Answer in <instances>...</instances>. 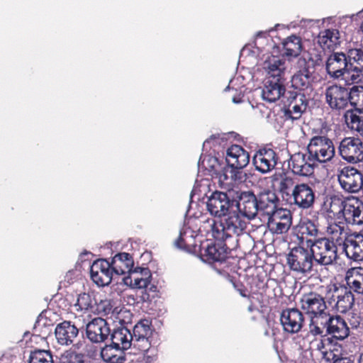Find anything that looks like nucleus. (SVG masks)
Returning a JSON list of instances; mask_svg holds the SVG:
<instances>
[{"label": "nucleus", "instance_id": "1", "mask_svg": "<svg viewBox=\"0 0 363 363\" xmlns=\"http://www.w3.org/2000/svg\"><path fill=\"white\" fill-rule=\"evenodd\" d=\"M325 69L334 79L342 77L345 84L363 81V47L349 49L347 54L333 52L328 58Z\"/></svg>", "mask_w": 363, "mask_h": 363}, {"label": "nucleus", "instance_id": "2", "mask_svg": "<svg viewBox=\"0 0 363 363\" xmlns=\"http://www.w3.org/2000/svg\"><path fill=\"white\" fill-rule=\"evenodd\" d=\"M235 202V191H215L208 197L206 208L211 216L221 218L235 209L238 203Z\"/></svg>", "mask_w": 363, "mask_h": 363}, {"label": "nucleus", "instance_id": "3", "mask_svg": "<svg viewBox=\"0 0 363 363\" xmlns=\"http://www.w3.org/2000/svg\"><path fill=\"white\" fill-rule=\"evenodd\" d=\"M315 252L308 251L301 246L293 247L287 255L286 260L289 269L294 272L307 274L313 271V262Z\"/></svg>", "mask_w": 363, "mask_h": 363}, {"label": "nucleus", "instance_id": "4", "mask_svg": "<svg viewBox=\"0 0 363 363\" xmlns=\"http://www.w3.org/2000/svg\"><path fill=\"white\" fill-rule=\"evenodd\" d=\"M235 200L242 216L252 220L257 216L259 211L257 196L252 191H235Z\"/></svg>", "mask_w": 363, "mask_h": 363}, {"label": "nucleus", "instance_id": "5", "mask_svg": "<svg viewBox=\"0 0 363 363\" xmlns=\"http://www.w3.org/2000/svg\"><path fill=\"white\" fill-rule=\"evenodd\" d=\"M339 153L350 163L363 162V142L357 138H346L340 143Z\"/></svg>", "mask_w": 363, "mask_h": 363}, {"label": "nucleus", "instance_id": "6", "mask_svg": "<svg viewBox=\"0 0 363 363\" xmlns=\"http://www.w3.org/2000/svg\"><path fill=\"white\" fill-rule=\"evenodd\" d=\"M250 158V154L241 145H232L226 150L225 162L235 177L249 164Z\"/></svg>", "mask_w": 363, "mask_h": 363}, {"label": "nucleus", "instance_id": "7", "mask_svg": "<svg viewBox=\"0 0 363 363\" xmlns=\"http://www.w3.org/2000/svg\"><path fill=\"white\" fill-rule=\"evenodd\" d=\"M109 335L110 343H106L104 347H108L107 350L121 352L122 350H127L132 346L134 347H138V345L133 340L130 330L125 326L114 328Z\"/></svg>", "mask_w": 363, "mask_h": 363}, {"label": "nucleus", "instance_id": "8", "mask_svg": "<svg viewBox=\"0 0 363 363\" xmlns=\"http://www.w3.org/2000/svg\"><path fill=\"white\" fill-rule=\"evenodd\" d=\"M338 182L344 190L357 193L363 187V175L353 167H344L338 175Z\"/></svg>", "mask_w": 363, "mask_h": 363}, {"label": "nucleus", "instance_id": "9", "mask_svg": "<svg viewBox=\"0 0 363 363\" xmlns=\"http://www.w3.org/2000/svg\"><path fill=\"white\" fill-rule=\"evenodd\" d=\"M199 251V257L204 262H225L230 252L229 248L223 241L212 242L207 244L204 247L203 253L200 246Z\"/></svg>", "mask_w": 363, "mask_h": 363}, {"label": "nucleus", "instance_id": "10", "mask_svg": "<svg viewBox=\"0 0 363 363\" xmlns=\"http://www.w3.org/2000/svg\"><path fill=\"white\" fill-rule=\"evenodd\" d=\"M325 323L324 335L329 336L335 343L337 341L344 340L350 335V328L340 315L329 316Z\"/></svg>", "mask_w": 363, "mask_h": 363}, {"label": "nucleus", "instance_id": "11", "mask_svg": "<svg viewBox=\"0 0 363 363\" xmlns=\"http://www.w3.org/2000/svg\"><path fill=\"white\" fill-rule=\"evenodd\" d=\"M111 329L106 320L102 318H94L86 326V335L92 342L99 343L108 340Z\"/></svg>", "mask_w": 363, "mask_h": 363}, {"label": "nucleus", "instance_id": "12", "mask_svg": "<svg viewBox=\"0 0 363 363\" xmlns=\"http://www.w3.org/2000/svg\"><path fill=\"white\" fill-rule=\"evenodd\" d=\"M280 321L284 331L294 334L301 330L304 317L303 313L296 308H286L282 311Z\"/></svg>", "mask_w": 363, "mask_h": 363}, {"label": "nucleus", "instance_id": "13", "mask_svg": "<svg viewBox=\"0 0 363 363\" xmlns=\"http://www.w3.org/2000/svg\"><path fill=\"white\" fill-rule=\"evenodd\" d=\"M348 89L338 85L326 89L325 98L328 105L333 109H344L349 103Z\"/></svg>", "mask_w": 363, "mask_h": 363}, {"label": "nucleus", "instance_id": "14", "mask_svg": "<svg viewBox=\"0 0 363 363\" xmlns=\"http://www.w3.org/2000/svg\"><path fill=\"white\" fill-rule=\"evenodd\" d=\"M292 203L302 208L311 207L315 199V194L312 189L306 184H301L295 186L292 190Z\"/></svg>", "mask_w": 363, "mask_h": 363}, {"label": "nucleus", "instance_id": "15", "mask_svg": "<svg viewBox=\"0 0 363 363\" xmlns=\"http://www.w3.org/2000/svg\"><path fill=\"white\" fill-rule=\"evenodd\" d=\"M301 303L303 311L312 315L320 313L327 308L323 297L316 293L305 294L301 299Z\"/></svg>", "mask_w": 363, "mask_h": 363}, {"label": "nucleus", "instance_id": "16", "mask_svg": "<svg viewBox=\"0 0 363 363\" xmlns=\"http://www.w3.org/2000/svg\"><path fill=\"white\" fill-rule=\"evenodd\" d=\"M79 332V330L75 325L67 320L57 324L55 330V337L58 342L66 345L73 343V340L77 337Z\"/></svg>", "mask_w": 363, "mask_h": 363}, {"label": "nucleus", "instance_id": "17", "mask_svg": "<svg viewBox=\"0 0 363 363\" xmlns=\"http://www.w3.org/2000/svg\"><path fill=\"white\" fill-rule=\"evenodd\" d=\"M150 325L151 322L150 320L147 319L141 320L133 327V333H131L133 340L138 347L140 346L138 344L139 342L143 343L141 346L143 347L142 349L143 351H147L150 346L147 337L151 331Z\"/></svg>", "mask_w": 363, "mask_h": 363}, {"label": "nucleus", "instance_id": "18", "mask_svg": "<svg viewBox=\"0 0 363 363\" xmlns=\"http://www.w3.org/2000/svg\"><path fill=\"white\" fill-rule=\"evenodd\" d=\"M151 280L145 277L135 278L132 289H136V291H138V296L140 297L139 301H142V303H147V307L153 309L152 302L155 296L147 292V286L150 285Z\"/></svg>", "mask_w": 363, "mask_h": 363}, {"label": "nucleus", "instance_id": "19", "mask_svg": "<svg viewBox=\"0 0 363 363\" xmlns=\"http://www.w3.org/2000/svg\"><path fill=\"white\" fill-rule=\"evenodd\" d=\"M344 118L347 126L357 132L363 131V109L355 108L347 110Z\"/></svg>", "mask_w": 363, "mask_h": 363}, {"label": "nucleus", "instance_id": "20", "mask_svg": "<svg viewBox=\"0 0 363 363\" xmlns=\"http://www.w3.org/2000/svg\"><path fill=\"white\" fill-rule=\"evenodd\" d=\"M91 267L97 271L100 270L101 274L104 277L111 278V282L115 280L114 275H123L125 273V269L121 267H119V269L116 267L111 269L109 268L108 260L107 259H99L94 262Z\"/></svg>", "mask_w": 363, "mask_h": 363}, {"label": "nucleus", "instance_id": "21", "mask_svg": "<svg viewBox=\"0 0 363 363\" xmlns=\"http://www.w3.org/2000/svg\"><path fill=\"white\" fill-rule=\"evenodd\" d=\"M282 45L285 50L284 55L287 57H298L302 50L301 39L296 35L289 36Z\"/></svg>", "mask_w": 363, "mask_h": 363}, {"label": "nucleus", "instance_id": "22", "mask_svg": "<svg viewBox=\"0 0 363 363\" xmlns=\"http://www.w3.org/2000/svg\"><path fill=\"white\" fill-rule=\"evenodd\" d=\"M257 196L259 211L266 210L270 205H273L274 208L279 201L277 194L271 190L261 191Z\"/></svg>", "mask_w": 363, "mask_h": 363}, {"label": "nucleus", "instance_id": "23", "mask_svg": "<svg viewBox=\"0 0 363 363\" xmlns=\"http://www.w3.org/2000/svg\"><path fill=\"white\" fill-rule=\"evenodd\" d=\"M332 144V140L325 136H314L313 137L309 144L307 146V152L308 154V160L313 161V160H318V150H313V147H324L325 145Z\"/></svg>", "mask_w": 363, "mask_h": 363}, {"label": "nucleus", "instance_id": "24", "mask_svg": "<svg viewBox=\"0 0 363 363\" xmlns=\"http://www.w3.org/2000/svg\"><path fill=\"white\" fill-rule=\"evenodd\" d=\"M235 209H232L233 211H229V213L226 214L224 217L223 220L220 221V225L222 227L221 231L224 230H231L233 233H237L238 228L236 227V222L238 220V215L240 213L238 211L239 210V205L235 207Z\"/></svg>", "mask_w": 363, "mask_h": 363}, {"label": "nucleus", "instance_id": "25", "mask_svg": "<svg viewBox=\"0 0 363 363\" xmlns=\"http://www.w3.org/2000/svg\"><path fill=\"white\" fill-rule=\"evenodd\" d=\"M337 301L335 306L339 309L341 308V313H346L351 309L354 303V297L352 292L345 287V293L343 295L337 296Z\"/></svg>", "mask_w": 363, "mask_h": 363}, {"label": "nucleus", "instance_id": "26", "mask_svg": "<svg viewBox=\"0 0 363 363\" xmlns=\"http://www.w3.org/2000/svg\"><path fill=\"white\" fill-rule=\"evenodd\" d=\"M252 162L255 166V169L262 174L269 172L276 166V162H270L267 158L264 157V156H259V152L257 151L253 156Z\"/></svg>", "mask_w": 363, "mask_h": 363}, {"label": "nucleus", "instance_id": "27", "mask_svg": "<svg viewBox=\"0 0 363 363\" xmlns=\"http://www.w3.org/2000/svg\"><path fill=\"white\" fill-rule=\"evenodd\" d=\"M108 347H102L101 350V356L106 363H124L125 357L123 352H115L114 350H107Z\"/></svg>", "mask_w": 363, "mask_h": 363}, {"label": "nucleus", "instance_id": "28", "mask_svg": "<svg viewBox=\"0 0 363 363\" xmlns=\"http://www.w3.org/2000/svg\"><path fill=\"white\" fill-rule=\"evenodd\" d=\"M294 184V182L293 179L285 177L281 180L279 187V191L281 194L283 200L291 204L292 203L293 199L291 188Z\"/></svg>", "mask_w": 363, "mask_h": 363}, {"label": "nucleus", "instance_id": "29", "mask_svg": "<svg viewBox=\"0 0 363 363\" xmlns=\"http://www.w3.org/2000/svg\"><path fill=\"white\" fill-rule=\"evenodd\" d=\"M28 363H53L52 352L36 349L30 352Z\"/></svg>", "mask_w": 363, "mask_h": 363}, {"label": "nucleus", "instance_id": "30", "mask_svg": "<svg viewBox=\"0 0 363 363\" xmlns=\"http://www.w3.org/2000/svg\"><path fill=\"white\" fill-rule=\"evenodd\" d=\"M313 78L306 79L304 77V75H302L300 73L296 72L291 77V87H293L294 89H297L299 91L306 90L311 87V83L312 82H313Z\"/></svg>", "mask_w": 363, "mask_h": 363}, {"label": "nucleus", "instance_id": "31", "mask_svg": "<svg viewBox=\"0 0 363 363\" xmlns=\"http://www.w3.org/2000/svg\"><path fill=\"white\" fill-rule=\"evenodd\" d=\"M340 32L337 29H326L324 31V35L321 38L320 43L326 45L329 41L331 44L328 45V47L330 48L333 46L340 45Z\"/></svg>", "mask_w": 363, "mask_h": 363}, {"label": "nucleus", "instance_id": "32", "mask_svg": "<svg viewBox=\"0 0 363 363\" xmlns=\"http://www.w3.org/2000/svg\"><path fill=\"white\" fill-rule=\"evenodd\" d=\"M318 160H313V161H317L320 163H325L335 156V149L332 143V144L325 145L324 147H321L320 150H318Z\"/></svg>", "mask_w": 363, "mask_h": 363}, {"label": "nucleus", "instance_id": "33", "mask_svg": "<svg viewBox=\"0 0 363 363\" xmlns=\"http://www.w3.org/2000/svg\"><path fill=\"white\" fill-rule=\"evenodd\" d=\"M349 103L354 108H357V105L363 98V86H353L348 89Z\"/></svg>", "mask_w": 363, "mask_h": 363}, {"label": "nucleus", "instance_id": "34", "mask_svg": "<svg viewBox=\"0 0 363 363\" xmlns=\"http://www.w3.org/2000/svg\"><path fill=\"white\" fill-rule=\"evenodd\" d=\"M306 155L302 152H297L290 159L289 166L291 167L294 174L299 173L298 169H301L305 164L307 158Z\"/></svg>", "mask_w": 363, "mask_h": 363}, {"label": "nucleus", "instance_id": "35", "mask_svg": "<svg viewBox=\"0 0 363 363\" xmlns=\"http://www.w3.org/2000/svg\"><path fill=\"white\" fill-rule=\"evenodd\" d=\"M267 68L272 77L281 78L285 70L284 61L280 59L274 60L269 62Z\"/></svg>", "mask_w": 363, "mask_h": 363}, {"label": "nucleus", "instance_id": "36", "mask_svg": "<svg viewBox=\"0 0 363 363\" xmlns=\"http://www.w3.org/2000/svg\"><path fill=\"white\" fill-rule=\"evenodd\" d=\"M352 201H354L356 203L355 208H352V211H354L351 223L361 225L363 223V203L355 199H352Z\"/></svg>", "mask_w": 363, "mask_h": 363}, {"label": "nucleus", "instance_id": "37", "mask_svg": "<svg viewBox=\"0 0 363 363\" xmlns=\"http://www.w3.org/2000/svg\"><path fill=\"white\" fill-rule=\"evenodd\" d=\"M90 276L93 281L98 286H108L111 283V278L104 277L102 274H99V272L91 267Z\"/></svg>", "mask_w": 363, "mask_h": 363}, {"label": "nucleus", "instance_id": "38", "mask_svg": "<svg viewBox=\"0 0 363 363\" xmlns=\"http://www.w3.org/2000/svg\"><path fill=\"white\" fill-rule=\"evenodd\" d=\"M84 360V354L69 352L62 357L60 363H82Z\"/></svg>", "mask_w": 363, "mask_h": 363}, {"label": "nucleus", "instance_id": "39", "mask_svg": "<svg viewBox=\"0 0 363 363\" xmlns=\"http://www.w3.org/2000/svg\"><path fill=\"white\" fill-rule=\"evenodd\" d=\"M349 242L352 247L351 258L354 261L363 260V249L359 245V240H351Z\"/></svg>", "mask_w": 363, "mask_h": 363}, {"label": "nucleus", "instance_id": "40", "mask_svg": "<svg viewBox=\"0 0 363 363\" xmlns=\"http://www.w3.org/2000/svg\"><path fill=\"white\" fill-rule=\"evenodd\" d=\"M300 104H295L292 107V111L295 114H298L296 117H298V119L301 118L302 113H303L308 106V101L306 99V96L304 94H301V97L298 99Z\"/></svg>", "mask_w": 363, "mask_h": 363}, {"label": "nucleus", "instance_id": "41", "mask_svg": "<svg viewBox=\"0 0 363 363\" xmlns=\"http://www.w3.org/2000/svg\"><path fill=\"white\" fill-rule=\"evenodd\" d=\"M282 89L277 91H270L269 89H262V99L269 103H274L278 100L285 92H281Z\"/></svg>", "mask_w": 363, "mask_h": 363}, {"label": "nucleus", "instance_id": "42", "mask_svg": "<svg viewBox=\"0 0 363 363\" xmlns=\"http://www.w3.org/2000/svg\"><path fill=\"white\" fill-rule=\"evenodd\" d=\"M297 67L298 68V73L304 75L306 79H311V72L308 69V64L307 63L305 56H302L298 59Z\"/></svg>", "mask_w": 363, "mask_h": 363}, {"label": "nucleus", "instance_id": "43", "mask_svg": "<svg viewBox=\"0 0 363 363\" xmlns=\"http://www.w3.org/2000/svg\"><path fill=\"white\" fill-rule=\"evenodd\" d=\"M77 304L79 305L82 309L91 310L93 308L91 296L89 294L86 293H83L79 295Z\"/></svg>", "mask_w": 363, "mask_h": 363}, {"label": "nucleus", "instance_id": "44", "mask_svg": "<svg viewBox=\"0 0 363 363\" xmlns=\"http://www.w3.org/2000/svg\"><path fill=\"white\" fill-rule=\"evenodd\" d=\"M257 152H259V156H264V157L267 158L270 162L275 163L276 162V164H277L279 157L274 150L271 148L263 147L259 149Z\"/></svg>", "mask_w": 363, "mask_h": 363}, {"label": "nucleus", "instance_id": "45", "mask_svg": "<svg viewBox=\"0 0 363 363\" xmlns=\"http://www.w3.org/2000/svg\"><path fill=\"white\" fill-rule=\"evenodd\" d=\"M342 206H343V208H342V211L343 213V216L345 219V221L347 223H350L352 217V214L354 212V211H352V208H355L356 203L354 201H353V203H351L350 201L343 202Z\"/></svg>", "mask_w": 363, "mask_h": 363}, {"label": "nucleus", "instance_id": "46", "mask_svg": "<svg viewBox=\"0 0 363 363\" xmlns=\"http://www.w3.org/2000/svg\"><path fill=\"white\" fill-rule=\"evenodd\" d=\"M333 315H330L329 313L325 312L323 311V312H320V313H317L316 315H311V319L313 320L315 324H318L319 325L322 326L324 328H326V323L325 322L328 320V318L329 316H332Z\"/></svg>", "mask_w": 363, "mask_h": 363}, {"label": "nucleus", "instance_id": "47", "mask_svg": "<svg viewBox=\"0 0 363 363\" xmlns=\"http://www.w3.org/2000/svg\"><path fill=\"white\" fill-rule=\"evenodd\" d=\"M292 222H277L275 223L276 228L274 230L273 228L270 229L271 231L273 232V233L276 234H283L286 233L289 229L290 228V226L291 225Z\"/></svg>", "mask_w": 363, "mask_h": 363}, {"label": "nucleus", "instance_id": "48", "mask_svg": "<svg viewBox=\"0 0 363 363\" xmlns=\"http://www.w3.org/2000/svg\"><path fill=\"white\" fill-rule=\"evenodd\" d=\"M280 79L278 78L277 81L273 82L272 81H267L264 85L263 89H269L270 91H277V90L282 89L281 92H285V86L280 83Z\"/></svg>", "mask_w": 363, "mask_h": 363}, {"label": "nucleus", "instance_id": "49", "mask_svg": "<svg viewBox=\"0 0 363 363\" xmlns=\"http://www.w3.org/2000/svg\"><path fill=\"white\" fill-rule=\"evenodd\" d=\"M335 257H333L332 255H323V253H320V257L319 259H317L314 257L313 260H315L318 264L320 265H329L332 264L333 261L335 259Z\"/></svg>", "mask_w": 363, "mask_h": 363}, {"label": "nucleus", "instance_id": "50", "mask_svg": "<svg viewBox=\"0 0 363 363\" xmlns=\"http://www.w3.org/2000/svg\"><path fill=\"white\" fill-rule=\"evenodd\" d=\"M324 328L319 325L318 324H315V322L311 319V323L309 325V331L313 335H320L322 337V335H324Z\"/></svg>", "mask_w": 363, "mask_h": 363}, {"label": "nucleus", "instance_id": "51", "mask_svg": "<svg viewBox=\"0 0 363 363\" xmlns=\"http://www.w3.org/2000/svg\"><path fill=\"white\" fill-rule=\"evenodd\" d=\"M330 345L338 346L337 344H335V342L329 337V336L325 335H322L321 340L318 345V350H321L323 349L329 347Z\"/></svg>", "mask_w": 363, "mask_h": 363}, {"label": "nucleus", "instance_id": "52", "mask_svg": "<svg viewBox=\"0 0 363 363\" xmlns=\"http://www.w3.org/2000/svg\"><path fill=\"white\" fill-rule=\"evenodd\" d=\"M325 241L323 240L324 242L323 247L325 250V252H331L333 253V257H337V247L335 245L333 241L330 240L328 238H326L325 240Z\"/></svg>", "mask_w": 363, "mask_h": 363}, {"label": "nucleus", "instance_id": "53", "mask_svg": "<svg viewBox=\"0 0 363 363\" xmlns=\"http://www.w3.org/2000/svg\"><path fill=\"white\" fill-rule=\"evenodd\" d=\"M301 93L295 91L286 90L285 88V93L284 94V97L287 99V101L289 102V106H290L294 101L297 100L298 96L301 97Z\"/></svg>", "mask_w": 363, "mask_h": 363}, {"label": "nucleus", "instance_id": "54", "mask_svg": "<svg viewBox=\"0 0 363 363\" xmlns=\"http://www.w3.org/2000/svg\"><path fill=\"white\" fill-rule=\"evenodd\" d=\"M139 273L141 274V277H145L152 279V273L148 267H136L132 269L131 274Z\"/></svg>", "mask_w": 363, "mask_h": 363}, {"label": "nucleus", "instance_id": "55", "mask_svg": "<svg viewBox=\"0 0 363 363\" xmlns=\"http://www.w3.org/2000/svg\"><path fill=\"white\" fill-rule=\"evenodd\" d=\"M311 161L306 160L305 164L301 169H298L299 173L298 175L303 177H309L313 175V171L311 167Z\"/></svg>", "mask_w": 363, "mask_h": 363}, {"label": "nucleus", "instance_id": "56", "mask_svg": "<svg viewBox=\"0 0 363 363\" xmlns=\"http://www.w3.org/2000/svg\"><path fill=\"white\" fill-rule=\"evenodd\" d=\"M325 240H326V238H318V239H316L314 241H313L312 240H308L306 241V243H308V246H309V242H311V245H310V252H311V250H314L315 251V248H318V249H322L323 247V243L324 242H323V240L325 241Z\"/></svg>", "mask_w": 363, "mask_h": 363}, {"label": "nucleus", "instance_id": "57", "mask_svg": "<svg viewBox=\"0 0 363 363\" xmlns=\"http://www.w3.org/2000/svg\"><path fill=\"white\" fill-rule=\"evenodd\" d=\"M306 57L307 63L308 64V69L310 70L311 72V79H314L313 74L315 73V67L318 65V61L313 60V58L310 55H307Z\"/></svg>", "mask_w": 363, "mask_h": 363}, {"label": "nucleus", "instance_id": "58", "mask_svg": "<svg viewBox=\"0 0 363 363\" xmlns=\"http://www.w3.org/2000/svg\"><path fill=\"white\" fill-rule=\"evenodd\" d=\"M331 359L333 363H354L350 358L342 357V354H333Z\"/></svg>", "mask_w": 363, "mask_h": 363}, {"label": "nucleus", "instance_id": "59", "mask_svg": "<svg viewBox=\"0 0 363 363\" xmlns=\"http://www.w3.org/2000/svg\"><path fill=\"white\" fill-rule=\"evenodd\" d=\"M184 233L182 232V230L179 231V238L174 241V245L176 247L179 249H182L186 251H189L187 248L188 247L186 245H183V243L184 242V239L183 238V235Z\"/></svg>", "mask_w": 363, "mask_h": 363}, {"label": "nucleus", "instance_id": "60", "mask_svg": "<svg viewBox=\"0 0 363 363\" xmlns=\"http://www.w3.org/2000/svg\"><path fill=\"white\" fill-rule=\"evenodd\" d=\"M347 283L348 285H352L354 290L356 293L363 294V292H362V291H363V287L361 281L354 279L352 282H350L348 279L347 281Z\"/></svg>", "mask_w": 363, "mask_h": 363}, {"label": "nucleus", "instance_id": "61", "mask_svg": "<svg viewBox=\"0 0 363 363\" xmlns=\"http://www.w3.org/2000/svg\"><path fill=\"white\" fill-rule=\"evenodd\" d=\"M209 167L216 170L217 167H221L223 161L220 160L217 157H211L208 159Z\"/></svg>", "mask_w": 363, "mask_h": 363}, {"label": "nucleus", "instance_id": "62", "mask_svg": "<svg viewBox=\"0 0 363 363\" xmlns=\"http://www.w3.org/2000/svg\"><path fill=\"white\" fill-rule=\"evenodd\" d=\"M209 167L216 170L217 167H221L223 161L220 160L217 157H211L208 159Z\"/></svg>", "mask_w": 363, "mask_h": 363}, {"label": "nucleus", "instance_id": "63", "mask_svg": "<svg viewBox=\"0 0 363 363\" xmlns=\"http://www.w3.org/2000/svg\"><path fill=\"white\" fill-rule=\"evenodd\" d=\"M279 218L286 220L285 222H291V215L289 211L281 209L279 212H277Z\"/></svg>", "mask_w": 363, "mask_h": 363}, {"label": "nucleus", "instance_id": "64", "mask_svg": "<svg viewBox=\"0 0 363 363\" xmlns=\"http://www.w3.org/2000/svg\"><path fill=\"white\" fill-rule=\"evenodd\" d=\"M306 230L308 235L311 236L316 235L318 232L317 227L312 221H308L306 224Z\"/></svg>", "mask_w": 363, "mask_h": 363}]
</instances>
